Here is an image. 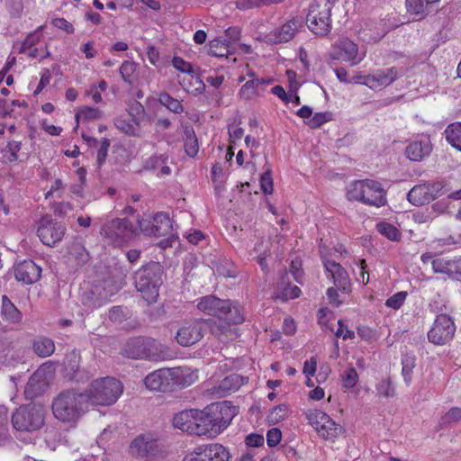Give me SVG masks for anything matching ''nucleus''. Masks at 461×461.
I'll return each mask as SVG.
<instances>
[{
	"label": "nucleus",
	"mask_w": 461,
	"mask_h": 461,
	"mask_svg": "<svg viewBox=\"0 0 461 461\" xmlns=\"http://www.w3.org/2000/svg\"><path fill=\"white\" fill-rule=\"evenodd\" d=\"M121 354L131 359H146L155 362L172 357V352L168 347L152 338L144 336L128 339L121 349Z\"/></svg>",
	"instance_id": "f257e3e1"
},
{
	"label": "nucleus",
	"mask_w": 461,
	"mask_h": 461,
	"mask_svg": "<svg viewBox=\"0 0 461 461\" xmlns=\"http://www.w3.org/2000/svg\"><path fill=\"white\" fill-rule=\"evenodd\" d=\"M196 307L207 315L224 319L230 324H240L245 321L241 305L229 299L224 300L209 294L199 298Z\"/></svg>",
	"instance_id": "f03ea898"
},
{
	"label": "nucleus",
	"mask_w": 461,
	"mask_h": 461,
	"mask_svg": "<svg viewBox=\"0 0 461 461\" xmlns=\"http://www.w3.org/2000/svg\"><path fill=\"white\" fill-rule=\"evenodd\" d=\"M164 268L158 262L150 261L142 266L134 275V285L138 292L149 303H155L163 284Z\"/></svg>",
	"instance_id": "7ed1b4c3"
},
{
	"label": "nucleus",
	"mask_w": 461,
	"mask_h": 461,
	"mask_svg": "<svg viewBox=\"0 0 461 461\" xmlns=\"http://www.w3.org/2000/svg\"><path fill=\"white\" fill-rule=\"evenodd\" d=\"M54 417L64 423L75 422L85 412L86 396L74 391L61 392L52 402Z\"/></svg>",
	"instance_id": "20e7f679"
},
{
	"label": "nucleus",
	"mask_w": 461,
	"mask_h": 461,
	"mask_svg": "<svg viewBox=\"0 0 461 461\" xmlns=\"http://www.w3.org/2000/svg\"><path fill=\"white\" fill-rule=\"evenodd\" d=\"M86 392V402L103 406L112 405L122 393V385L113 377H105L92 382Z\"/></svg>",
	"instance_id": "39448f33"
},
{
	"label": "nucleus",
	"mask_w": 461,
	"mask_h": 461,
	"mask_svg": "<svg viewBox=\"0 0 461 461\" xmlns=\"http://www.w3.org/2000/svg\"><path fill=\"white\" fill-rule=\"evenodd\" d=\"M335 0H314L309 6L306 23L309 30L318 36H326L331 31V10Z\"/></svg>",
	"instance_id": "423d86ee"
},
{
	"label": "nucleus",
	"mask_w": 461,
	"mask_h": 461,
	"mask_svg": "<svg viewBox=\"0 0 461 461\" xmlns=\"http://www.w3.org/2000/svg\"><path fill=\"white\" fill-rule=\"evenodd\" d=\"M46 410L41 404L21 405L12 415V423L16 430L33 432L45 424Z\"/></svg>",
	"instance_id": "0eeeda50"
},
{
	"label": "nucleus",
	"mask_w": 461,
	"mask_h": 461,
	"mask_svg": "<svg viewBox=\"0 0 461 461\" xmlns=\"http://www.w3.org/2000/svg\"><path fill=\"white\" fill-rule=\"evenodd\" d=\"M138 228L147 236L167 237L159 242L163 249L172 246L170 238L174 236L173 224L168 213L158 212L151 219H139Z\"/></svg>",
	"instance_id": "6e6552de"
},
{
	"label": "nucleus",
	"mask_w": 461,
	"mask_h": 461,
	"mask_svg": "<svg viewBox=\"0 0 461 461\" xmlns=\"http://www.w3.org/2000/svg\"><path fill=\"white\" fill-rule=\"evenodd\" d=\"M420 260L425 265L429 264L433 273L441 275L444 278L451 280L461 278L460 257L426 252L420 256Z\"/></svg>",
	"instance_id": "1a4fd4ad"
},
{
	"label": "nucleus",
	"mask_w": 461,
	"mask_h": 461,
	"mask_svg": "<svg viewBox=\"0 0 461 461\" xmlns=\"http://www.w3.org/2000/svg\"><path fill=\"white\" fill-rule=\"evenodd\" d=\"M304 414L308 423L325 440L334 441L343 431L341 425L321 410H308Z\"/></svg>",
	"instance_id": "9d476101"
},
{
	"label": "nucleus",
	"mask_w": 461,
	"mask_h": 461,
	"mask_svg": "<svg viewBox=\"0 0 461 461\" xmlns=\"http://www.w3.org/2000/svg\"><path fill=\"white\" fill-rule=\"evenodd\" d=\"M138 226H135L128 219H113L104 223L100 234L110 243L121 246L127 242L136 233Z\"/></svg>",
	"instance_id": "9b49d317"
},
{
	"label": "nucleus",
	"mask_w": 461,
	"mask_h": 461,
	"mask_svg": "<svg viewBox=\"0 0 461 461\" xmlns=\"http://www.w3.org/2000/svg\"><path fill=\"white\" fill-rule=\"evenodd\" d=\"M456 327L453 317L447 313L438 314L427 332L429 342L436 346L450 343L456 334Z\"/></svg>",
	"instance_id": "f8f14e48"
},
{
	"label": "nucleus",
	"mask_w": 461,
	"mask_h": 461,
	"mask_svg": "<svg viewBox=\"0 0 461 461\" xmlns=\"http://www.w3.org/2000/svg\"><path fill=\"white\" fill-rule=\"evenodd\" d=\"M206 407L209 411L208 416L212 420L220 434L229 427L239 412V408L229 401L212 402Z\"/></svg>",
	"instance_id": "ddd939ff"
},
{
	"label": "nucleus",
	"mask_w": 461,
	"mask_h": 461,
	"mask_svg": "<svg viewBox=\"0 0 461 461\" xmlns=\"http://www.w3.org/2000/svg\"><path fill=\"white\" fill-rule=\"evenodd\" d=\"M66 230L67 228L63 222L57 221L48 216H45L39 221L37 234L44 245L52 247L61 241Z\"/></svg>",
	"instance_id": "4468645a"
},
{
	"label": "nucleus",
	"mask_w": 461,
	"mask_h": 461,
	"mask_svg": "<svg viewBox=\"0 0 461 461\" xmlns=\"http://www.w3.org/2000/svg\"><path fill=\"white\" fill-rule=\"evenodd\" d=\"M132 455L145 460L153 461L160 456L162 447L158 439L150 435H140L131 443Z\"/></svg>",
	"instance_id": "2eb2a0df"
},
{
	"label": "nucleus",
	"mask_w": 461,
	"mask_h": 461,
	"mask_svg": "<svg viewBox=\"0 0 461 461\" xmlns=\"http://www.w3.org/2000/svg\"><path fill=\"white\" fill-rule=\"evenodd\" d=\"M230 457L227 447L215 443L197 446L183 461H228Z\"/></svg>",
	"instance_id": "dca6fc26"
},
{
	"label": "nucleus",
	"mask_w": 461,
	"mask_h": 461,
	"mask_svg": "<svg viewBox=\"0 0 461 461\" xmlns=\"http://www.w3.org/2000/svg\"><path fill=\"white\" fill-rule=\"evenodd\" d=\"M331 59L348 62L351 66L357 65L364 59L358 53L357 45L348 38L339 39L330 52Z\"/></svg>",
	"instance_id": "f3484780"
},
{
	"label": "nucleus",
	"mask_w": 461,
	"mask_h": 461,
	"mask_svg": "<svg viewBox=\"0 0 461 461\" xmlns=\"http://www.w3.org/2000/svg\"><path fill=\"white\" fill-rule=\"evenodd\" d=\"M205 323L202 320L185 322L177 331L176 339L183 347H190L202 339Z\"/></svg>",
	"instance_id": "a211bd4d"
},
{
	"label": "nucleus",
	"mask_w": 461,
	"mask_h": 461,
	"mask_svg": "<svg viewBox=\"0 0 461 461\" xmlns=\"http://www.w3.org/2000/svg\"><path fill=\"white\" fill-rule=\"evenodd\" d=\"M403 75L404 69L402 68L391 67L378 69L373 74L366 76L363 84L372 89L387 86Z\"/></svg>",
	"instance_id": "6ab92c4d"
},
{
	"label": "nucleus",
	"mask_w": 461,
	"mask_h": 461,
	"mask_svg": "<svg viewBox=\"0 0 461 461\" xmlns=\"http://www.w3.org/2000/svg\"><path fill=\"white\" fill-rule=\"evenodd\" d=\"M303 26V20L299 17H293L285 23L270 32L267 36V42L271 44H280L290 41L294 39L296 32Z\"/></svg>",
	"instance_id": "aec40b11"
},
{
	"label": "nucleus",
	"mask_w": 461,
	"mask_h": 461,
	"mask_svg": "<svg viewBox=\"0 0 461 461\" xmlns=\"http://www.w3.org/2000/svg\"><path fill=\"white\" fill-rule=\"evenodd\" d=\"M322 264L327 273V277L330 278L334 285L343 293L350 291V279L346 269L334 260L322 259Z\"/></svg>",
	"instance_id": "412c9836"
},
{
	"label": "nucleus",
	"mask_w": 461,
	"mask_h": 461,
	"mask_svg": "<svg viewBox=\"0 0 461 461\" xmlns=\"http://www.w3.org/2000/svg\"><path fill=\"white\" fill-rule=\"evenodd\" d=\"M15 279L25 285L36 283L41 276V267L33 260L25 259L14 267Z\"/></svg>",
	"instance_id": "4be33fe9"
},
{
	"label": "nucleus",
	"mask_w": 461,
	"mask_h": 461,
	"mask_svg": "<svg viewBox=\"0 0 461 461\" xmlns=\"http://www.w3.org/2000/svg\"><path fill=\"white\" fill-rule=\"evenodd\" d=\"M387 203L386 191L382 184L372 179H365V197L362 203L382 207Z\"/></svg>",
	"instance_id": "5701e85b"
},
{
	"label": "nucleus",
	"mask_w": 461,
	"mask_h": 461,
	"mask_svg": "<svg viewBox=\"0 0 461 461\" xmlns=\"http://www.w3.org/2000/svg\"><path fill=\"white\" fill-rule=\"evenodd\" d=\"M432 150V144L428 136H419L411 140L405 149L406 157L414 162L422 161L429 157Z\"/></svg>",
	"instance_id": "b1692460"
},
{
	"label": "nucleus",
	"mask_w": 461,
	"mask_h": 461,
	"mask_svg": "<svg viewBox=\"0 0 461 461\" xmlns=\"http://www.w3.org/2000/svg\"><path fill=\"white\" fill-rule=\"evenodd\" d=\"M144 384L151 391H172V378L169 368H160L151 372L144 378Z\"/></svg>",
	"instance_id": "393cba45"
},
{
	"label": "nucleus",
	"mask_w": 461,
	"mask_h": 461,
	"mask_svg": "<svg viewBox=\"0 0 461 461\" xmlns=\"http://www.w3.org/2000/svg\"><path fill=\"white\" fill-rule=\"evenodd\" d=\"M197 409L184 410L173 418V426L188 434L195 435Z\"/></svg>",
	"instance_id": "a878e982"
},
{
	"label": "nucleus",
	"mask_w": 461,
	"mask_h": 461,
	"mask_svg": "<svg viewBox=\"0 0 461 461\" xmlns=\"http://www.w3.org/2000/svg\"><path fill=\"white\" fill-rule=\"evenodd\" d=\"M48 388V382L41 371L37 370L29 378L25 388L24 396L28 400H33L41 395Z\"/></svg>",
	"instance_id": "bb28decb"
},
{
	"label": "nucleus",
	"mask_w": 461,
	"mask_h": 461,
	"mask_svg": "<svg viewBox=\"0 0 461 461\" xmlns=\"http://www.w3.org/2000/svg\"><path fill=\"white\" fill-rule=\"evenodd\" d=\"M207 407L203 410L197 409V421L195 427V435L206 436L210 438H215L220 433L212 423V420L208 416Z\"/></svg>",
	"instance_id": "cd10ccee"
},
{
	"label": "nucleus",
	"mask_w": 461,
	"mask_h": 461,
	"mask_svg": "<svg viewBox=\"0 0 461 461\" xmlns=\"http://www.w3.org/2000/svg\"><path fill=\"white\" fill-rule=\"evenodd\" d=\"M169 370L172 378V388L175 385L187 387L194 384L198 378L197 372L193 371L187 366L169 368Z\"/></svg>",
	"instance_id": "c85d7f7f"
},
{
	"label": "nucleus",
	"mask_w": 461,
	"mask_h": 461,
	"mask_svg": "<svg viewBox=\"0 0 461 461\" xmlns=\"http://www.w3.org/2000/svg\"><path fill=\"white\" fill-rule=\"evenodd\" d=\"M273 82V78H253L247 81L240 89L239 95L244 100H251L257 96L260 91L264 90V86Z\"/></svg>",
	"instance_id": "c756f323"
},
{
	"label": "nucleus",
	"mask_w": 461,
	"mask_h": 461,
	"mask_svg": "<svg viewBox=\"0 0 461 461\" xmlns=\"http://www.w3.org/2000/svg\"><path fill=\"white\" fill-rule=\"evenodd\" d=\"M245 379L239 374H230L223 378L219 384L215 387V392L220 396H226L237 391L243 384Z\"/></svg>",
	"instance_id": "7c9ffc66"
},
{
	"label": "nucleus",
	"mask_w": 461,
	"mask_h": 461,
	"mask_svg": "<svg viewBox=\"0 0 461 461\" xmlns=\"http://www.w3.org/2000/svg\"><path fill=\"white\" fill-rule=\"evenodd\" d=\"M407 198L411 203L416 206H420L433 201V196L429 195L427 184L413 186L409 191Z\"/></svg>",
	"instance_id": "2f4dec72"
},
{
	"label": "nucleus",
	"mask_w": 461,
	"mask_h": 461,
	"mask_svg": "<svg viewBox=\"0 0 461 461\" xmlns=\"http://www.w3.org/2000/svg\"><path fill=\"white\" fill-rule=\"evenodd\" d=\"M1 314L5 321L14 324L20 323L23 319L22 312L11 302L7 295L2 296Z\"/></svg>",
	"instance_id": "473e14b6"
},
{
	"label": "nucleus",
	"mask_w": 461,
	"mask_h": 461,
	"mask_svg": "<svg viewBox=\"0 0 461 461\" xmlns=\"http://www.w3.org/2000/svg\"><path fill=\"white\" fill-rule=\"evenodd\" d=\"M33 352L40 357H47L55 352L54 341L45 336H40L33 339L32 344Z\"/></svg>",
	"instance_id": "72a5a7b5"
},
{
	"label": "nucleus",
	"mask_w": 461,
	"mask_h": 461,
	"mask_svg": "<svg viewBox=\"0 0 461 461\" xmlns=\"http://www.w3.org/2000/svg\"><path fill=\"white\" fill-rule=\"evenodd\" d=\"M185 152L190 158H194L199 151V143L193 126L184 127Z\"/></svg>",
	"instance_id": "f704fd0d"
},
{
	"label": "nucleus",
	"mask_w": 461,
	"mask_h": 461,
	"mask_svg": "<svg viewBox=\"0 0 461 461\" xmlns=\"http://www.w3.org/2000/svg\"><path fill=\"white\" fill-rule=\"evenodd\" d=\"M447 141L461 152V122H452L444 131Z\"/></svg>",
	"instance_id": "c9c22d12"
},
{
	"label": "nucleus",
	"mask_w": 461,
	"mask_h": 461,
	"mask_svg": "<svg viewBox=\"0 0 461 461\" xmlns=\"http://www.w3.org/2000/svg\"><path fill=\"white\" fill-rule=\"evenodd\" d=\"M438 2L439 0H405L407 12L422 17L429 13V5Z\"/></svg>",
	"instance_id": "e433bc0d"
},
{
	"label": "nucleus",
	"mask_w": 461,
	"mask_h": 461,
	"mask_svg": "<svg viewBox=\"0 0 461 461\" xmlns=\"http://www.w3.org/2000/svg\"><path fill=\"white\" fill-rule=\"evenodd\" d=\"M401 364L402 375L405 384L409 386L412 383L413 369L416 366V357L409 353L402 355Z\"/></svg>",
	"instance_id": "4c0bfd02"
},
{
	"label": "nucleus",
	"mask_w": 461,
	"mask_h": 461,
	"mask_svg": "<svg viewBox=\"0 0 461 461\" xmlns=\"http://www.w3.org/2000/svg\"><path fill=\"white\" fill-rule=\"evenodd\" d=\"M158 103L166 107L168 111L180 114L184 112L185 108L182 103L174 97H172L168 93L163 92L158 95Z\"/></svg>",
	"instance_id": "58836bf2"
},
{
	"label": "nucleus",
	"mask_w": 461,
	"mask_h": 461,
	"mask_svg": "<svg viewBox=\"0 0 461 461\" xmlns=\"http://www.w3.org/2000/svg\"><path fill=\"white\" fill-rule=\"evenodd\" d=\"M69 255L75 259L78 267L85 266L90 259L88 251L80 242H76L71 246Z\"/></svg>",
	"instance_id": "ea45409f"
},
{
	"label": "nucleus",
	"mask_w": 461,
	"mask_h": 461,
	"mask_svg": "<svg viewBox=\"0 0 461 461\" xmlns=\"http://www.w3.org/2000/svg\"><path fill=\"white\" fill-rule=\"evenodd\" d=\"M42 31L43 26H39L34 32L29 33L23 41L19 52L26 53L28 49H32V47L39 45L43 39Z\"/></svg>",
	"instance_id": "a19ab883"
},
{
	"label": "nucleus",
	"mask_w": 461,
	"mask_h": 461,
	"mask_svg": "<svg viewBox=\"0 0 461 461\" xmlns=\"http://www.w3.org/2000/svg\"><path fill=\"white\" fill-rule=\"evenodd\" d=\"M114 126L120 131L129 136H136L138 134V130L140 127L131 119H126L122 116L115 118Z\"/></svg>",
	"instance_id": "79ce46f5"
},
{
	"label": "nucleus",
	"mask_w": 461,
	"mask_h": 461,
	"mask_svg": "<svg viewBox=\"0 0 461 461\" xmlns=\"http://www.w3.org/2000/svg\"><path fill=\"white\" fill-rule=\"evenodd\" d=\"M376 230L393 241L400 240L402 236L401 231L394 225L384 221L376 224Z\"/></svg>",
	"instance_id": "37998d69"
},
{
	"label": "nucleus",
	"mask_w": 461,
	"mask_h": 461,
	"mask_svg": "<svg viewBox=\"0 0 461 461\" xmlns=\"http://www.w3.org/2000/svg\"><path fill=\"white\" fill-rule=\"evenodd\" d=\"M365 197V180L353 181L348 189L347 198L349 201H357L362 203Z\"/></svg>",
	"instance_id": "c03bdc74"
},
{
	"label": "nucleus",
	"mask_w": 461,
	"mask_h": 461,
	"mask_svg": "<svg viewBox=\"0 0 461 461\" xmlns=\"http://www.w3.org/2000/svg\"><path fill=\"white\" fill-rule=\"evenodd\" d=\"M80 353L77 349H72L66 354L65 366L70 375L76 377L77 372L79 370L80 366Z\"/></svg>",
	"instance_id": "a18cd8bd"
},
{
	"label": "nucleus",
	"mask_w": 461,
	"mask_h": 461,
	"mask_svg": "<svg viewBox=\"0 0 461 461\" xmlns=\"http://www.w3.org/2000/svg\"><path fill=\"white\" fill-rule=\"evenodd\" d=\"M137 64L134 61L125 60L120 67L119 72L122 80L128 85H132Z\"/></svg>",
	"instance_id": "49530a36"
},
{
	"label": "nucleus",
	"mask_w": 461,
	"mask_h": 461,
	"mask_svg": "<svg viewBox=\"0 0 461 461\" xmlns=\"http://www.w3.org/2000/svg\"><path fill=\"white\" fill-rule=\"evenodd\" d=\"M75 117L77 122L79 120L95 121L102 117V112L98 108L84 106L78 110Z\"/></svg>",
	"instance_id": "de8ad7c7"
},
{
	"label": "nucleus",
	"mask_w": 461,
	"mask_h": 461,
	"mask_svg": "<svg viewBox=\"0 0 461 461\" xmlns=\"http://www.w3.org/2000/svg\"><path fill=\"white\" fill-rule=\"evenodd\" d=\"M288 406L286 404H279L270 411L267 420L269 422L276 424L285 420L288 417Z\"/></svg>",
	"instance_id": "09e8293b"
},
{
	"label": "nucleus",
	"mask_w": 461,
	"mask_h": 461,
	"mask_svg": "<svg viewBox=\"0 0 461 461\" xmlns=\"http://www.w3.org/2000/svg\"><path fill=\"white\" fill-rule=\"evenodd\" d=\"M121 286L112 279H106L103 283L102 291L99 295L104 301H110V298L117 294Z\"/></svg>",
	"instance_id": "8fccbe9b"
},
{
	"label": "nucleus",
	"mask_w": 461,
	"mask_h": 461,
	"mask_svg": "<svg viewBox=\"0 0 461 461\" xmlns=\"http://www.w3.org/2000/svg\"><path fill=\"white\" fill-rule=\"evenodd\" d=\"M378 395L384 398H393L395 396V388L391 378L381 380L375 386Z\"/></svg>",
	"instance_id": "3c124183"
},
{
	"label": "nucleus",
	"mask_w": 461,
	"mask_h": 461,
	"mask_svg": "<svg viewBox=\"0 0 461 461\" xmlns=\"http://www.w3.org/2000/svg\"><path fill=\"white\" fill-rule=\"evenodd\" d=\"M167 154L153 155L144 162L143 168L149 171L158 170L162 164L167 163Z\"/></svg>",
	"instance_id": "603ef678"
},
{
	"label": "nucleus",
	"mask_w": 461,
	"mask_h": 461,
	"mask_svg": "<svg viewBox=\"0 0 461 461\" xmlns=\"http://www.w3.org/2000/svg\"><path fill=\"white\" fill-rule=\"evenodd\" d=\"M332 120V113L323 112L316 113L307 122L310 128L316 129L320 128L324 123Z\"/></svg>",
	"instance_id": "864d4df0"
},
{
	"label": "nucleus",
	"mask_w": 461,
	"mask_h": 461,
	"mask_svg": "<svg viewBox=\"0 0 461 461\" xmlns=\"http://www.w3.org/2000/svg\"><path fill=\"white\" fill-rule=\"evenodd\" d=\"M461 420V408L452 407L445 413L440 420L441 426H447L451 423H456Z\"/></svg>",
	"instance_id": "5fc2aeb1"
},
{
	"label": "nucleus",
	"mask_w": 461,
	"mask_h": 461,
	"mask_svg": "<svg viewBox=\"0 0 461 461\" xmlns=\"http://www.w3.org/2000/svg\"><path fill=\"white\" fill-rule=\"evenodd\" d=\"M406 297H407V292H404V291L398 292V293L393 294L392 296H390L385 301V305L393 310H398L404 303Z\"/></svg>",
	"instance_id": "6e6d98bb"
},
{
	"label": "nucleus",
	"mask_w": 461,
	"mask_h": 461,
	"mask_svg": "<svg viewBox=\"0 0 461 461\" xmlns=\"http://www.w3.org/2000/svg\"><path fill=\"white\" fill-rule=\"evenodd\" d=\"M129 115L131 117V120L140 126L145 116L144 106L140 103L135 102L130 107Z\"/></svg>",
	"instance_id": "4d7b16f0"
},
{
	"label": "nucleus",
	"mask_w": 461,
	"mask_h": 461,
	"mask_svg": "<svg viewBox=\"0 0 461 461\" xmlns=\"http://www.w3.org/2000/svg\"><path fill=\"white\" fill-rule=\"evenodd\" d=\"M260 188L264 194H272L274 191V185L272 179V172L267 168L260 177Z\"/></svg>",
	"instance_id": "13d9d810"
},
{
	"label": "nucleus",
	"mask_w": 461,
	"mask_h": 461,
	"mask_svg": "<svg viewBox=\"0 0 461 461\" xmlns=\"http://www.w3.org/2000/svg\"><path fill=\"white\" fill-rule=\"evenodd\" d=\"M210 52L215 57H224L228 54L227 45L220 40H213L210 42Z\"/></svg>",
	"instance_id": "bf43d9fd"
},
{
	"label": "nucleus",
	"mask_w": 461,
	"mask_h": 461,
	"mask_svg": "<svg viewBox=\"0 0 461 461\" xmlns=\"http://www.w3.org/2000/svg\"><path fill=\"white\" fill-rule=\"evenodd\" d=\"M342 380L346 388H353L358 381L357 370L354 367L348 368L342 375Z\"/></svg>",
	"instance_id": "052dcab7"
},
{
	"label": "nucleus",
	"mask_w": 461,
	"mask_h": 461,
	"mask_svg": "<svg viewBox=\"0 0 461 461\" xmlns=\"http://www.w3.org/2000/svg\"><path fill=\"white\" fill-rule=\"evenodd\" d=\"M224 319H221L215 321L213 324L211 326L212 333L221 339L222 335H225L227 332L230 331V323Z\"/></svg>",
	"instance_id": "680f3d73"
},
{
	"label": "nucleus",
	"mask_w": 461,
	"mask_h": 461,
	"mask_svg": "<svg viewBox=\"0 0 461 461\" xmlns=\"http://www.w3.org/2000/svg\"><path fill=\"white\" fill-rule=\"evenodd\" d=\"M111 145V141L107 138H103L101 140V146L97 150L96 162L98 167H101L106 160L108 155V149Z\"/></svg>",
	"instance_id": "e2e57ef3"
},
{
	"label": "nucleus",
	"mask_w": 461,
	"mask_h": 461,
	"mask_svg": "<svg viewBox=\"0 0 461 461\" xmlns=\"http://www.w3.org/2000/svg\"><path fill=\"white\" fill-rule=\"evenodd\" d=\"M172 65L173 67L177 69L178 71L185 74H193L194 69L191 63L185 61L181 57H174L172 59Z\"/></svg>",
	"instance_id": "0e129e2a"
},
{
	"label": "nucleus",
	"mask_w": 461,
	"mask_h": 461,
	"mask_svg": "<svg viewBox=\"0 0 461 461\" xmlns=\"http://www.w3.org/2000/svg\"><path fill=\"white\" fill-rule=\"evenodd\" d=\"M54 214L58 217L64 218L73 210V206L68 202L55 203L52 205Z\"/></svg>",
	"instance_id": "69168bd1"
},
{
	"label": "nucleus",
	"mask_w": 461,
	"mask_h": 461,
	"mask_svg": "<svg viewBox=\"0 0 461 461\" xmlns=\"http://www.w3.org/2000/svg\"><path fill=\"white\" fill-rule=\"evenodd\" d=\"M301 293V289L297 285L287 284L282 289L280 296L283 300L295 299L300 296Z\"/></svg>",
	"instance_id": "338daca9"
},
{
	"label": "nucleus",
	"mask_w": 461,
	"mask_h": 461,
	"mask_svg": "<svg viewBox=\"0 0 461 461\" xmlns=\"http://www.w3.org/2000/svg\"><path fill=\"white\" fill-rule=\"evenodd\" d=\"M282 433L277 428H272L267 433V443L271 447L277 446L280 443Z\"/></svg>",
	"instance_id": "774afa93"
}]
</instances>
